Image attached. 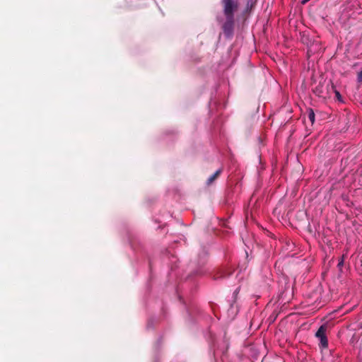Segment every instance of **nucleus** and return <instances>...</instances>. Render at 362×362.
Masks as SVG:
<instances>
[{
  "instance_id": "obj_5",
  "label": "nucleus",
  "mask_w": 362,
  "mask_h": 362,
  "mask_svg": "<svg viewBox=\"0 0 362 362\" xmlns=\"http://www.w3.org/2000/svg\"><path fill=\"white\" fill-rule=\"evenodd\" d=\"M255 4V0H247V8H252Z\"/></svg>"
},
{
  "instance_id": "obj_10",
  "label": "nucleus",
  "mask_w": 362,
  "mask_h": 362,
  "mask_svg": "<svg viewBox=\"0 0 362 362\" xmlns=\"http://www.w3.org/2000/svg\"><path fill=\"white\" fill-rule=\"evenodd\" d=\"M309 1H310V0H303V1H302V4H305L308 3Z\"/></svg>"
},
{
  "instance_id": "obj_6",
  "label": "nucleus",
  "mask_w": 362,
  "mask_h": 362,
  "mask_svg": "<svg viewBox=\"0 0 362 362\" xmlns=\"http://www.w3.org/2000/svg\"><path fill=\"white\" fill-rule=\"evenodd\" d=\"M343 265H344V256H342L341 257V259H339L337 266L339 268L341 269L343 267Z\"/></svg>"
},
{
  "instance_id": "obj_7",
  "label": "nucleus",
  "mask_w": 362,
  "mask_h": 362,
  "mask_svg": "<svg viewBox=\"0 0 362 362\" xmlns=\"http://www.w3.org/2000/svg\"><path fill=\"white\" fill-rule=\"evenodd\" d=\"M357 80H358V82H359V83L362 82V70L360 72H358V76H357Z\"/></svg>"
},
{
  "instance_id": "obj_1",
  "label": "nucleus",
  "mask_w": 362,
  "mask_h": 362,
  "mask_svg": "<svg viewBox=\"0 0 362 362\" xmlns=\"http://www.w3.org/2000/svg\"><path fill=\"white\" fill-rule=\"evenodd\" d=\"M221 3L225 17L222 30L226 37H231L235 26V13L239 8L238 0H221Z\"/></svg>"
},
{
  "instance_id": "obj_2",
  "label": "nucleus",
  "mask_w": 362,
  "mask_h": 362,
  "mask_svg": "<svg viewBox=\"0 0 362 362\" xmlns=\"http://www.w3.org/2000/svg\"><path fill=\"white\" fill-rule=\"evenodd\" d=\"M326 330L327 327L323 325L320 327L315 334V337L320 339V346L323 349L327 348L328 346V340L325 334Z\"/></svg>"
},
{
  "instance_id": "obj_3",
  "label": "nucleus",
  "mask_w": 362,
  "mask_h": 362,
  "mask_svg": "<svg viewBox=\"0 0 362 362\" xmlns=\"http://www.w3.org/2000/svg\"><path fill=\"white\" fill-rule=\"evenodd\" d=\"M222 170H217L212 175H211L207 180V184L211 185L221 174Z\"/></svg>"
},
{
  "instance_id": "obj_8",
  "label": "nucleus",
  "mask_w": 362,
  "mask_h": 362,
  "mask_svg": "<svg viewBox=\"0 0 362 362\" xmlns=\"http://www.w3.org/2000/svg\"><path fill=\"white\" fill-rule=\"evenodd\" d=\"M334 93H335V96H336V98H337L339 100H341V94L339 93V92L338 90H334Z\"/></svg>"
},
{
  "instance_id": "obj_4",
  "label": "nucleus",
  "mask_w": 362,
  "mask_h": 362,
  "mask_svg": "<svg viewBox=\"0 0 362 362\" xmlns=\"http://www.w3.org/2000/svg\"><path fill=\"white\" fill-rule=\"evenodd\" d=\"M308 118L312 124L315 122V112L313 109L310 108L308 110Z\"/></svg>"
},
{
  "instance_id": "obj_9",
  "label": "nucleus",
  "mask_w": 362,
  "mask_h": 362,
  "mask_svg": "<svg viewBox=\"0 0 362 362\" xmlns=\"http://www.w3.org/2000/svg\"><path fill=\"white\" fill-rule=\"evenodd\" d=\"M315 93H317V95H320V93H322V91L318 87H317L315 90Z\"/></svg>"
}]
</instances>
